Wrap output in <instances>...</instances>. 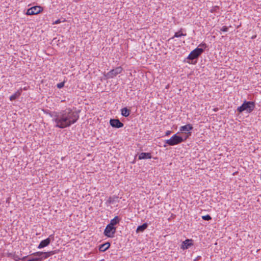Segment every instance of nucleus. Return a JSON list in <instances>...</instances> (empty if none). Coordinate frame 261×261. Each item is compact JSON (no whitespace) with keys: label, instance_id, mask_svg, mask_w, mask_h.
<instances>
[{"label":"nucleus","instance_id":"nucleus-1","mask_svg":"<svg viewBox=\"0 0 261 261\" xmlns=\"http://www.w3.org/2000/svg\"><path fill=\"white\" fill-rule=\"evenodd\" d=\"M51 116L53 122L55 123V127L59 128L68 127L76 123L79 119V113L70 108L55 112Z\"/></svg>","mask_w":261,"mask_h":261},{"label":"nucleus","instance_id":"nucleus-2","mask_svg":"<svg viewBox=\"0 0 261 261\" xmlns=\"http://www.w3.org/2000/svg\"><path fill=\"white\" fill-rule=\"evenodd\" d=\"M204 52L202 48L197 47L192 50L187 58V62L191 64H195L199 57Z\"/></svg>","mask_w":261,"mask_h":261},{"label":"nucleus","instance_id":"nucleus-3","mask_svg":"<svg viewBox=\"0 0 261 261\" xmlns=\"http://www.w3.org/2000/svg\"><path fill=\"white\" fill-rule=\"evenodd\" d=\"M254 108L255 103L253 101L245 100L243 104L238 108L237 111L240 113L244 111L249 113L254 110Z\"/></svg>","mask_w":261,"mask_h":261},{"label":"nucleus","instance_id":"nucleus-4","mask_svg":"<svg viewBox=\"0 0 261 261\" xmlns=\"http://www.w3.org/2000/svg\"><path fill=\"white\" fill-rule=\"evenodd\" d=\"M182 142H184L183 137L177 134H174L170 139L165 140V143L170 146L177 145Z\"/></svg>","mask_w":261,"mask_h":261},{"label":"nucleus","instance_id":"nucleus-5","mask_svg":"<svg viewBox=\"0 0 261 261\" xmlns=\"http://www.w3.org/2000/svg\"><path fill=\"white\" fill-rule=\"evenodd\" d=\"M116 226H112L108 224L104 230L103 234L108 238H113L116 233Z\"/></svg>","mask_w":261,"mask_h":261},{"label":"nucleus","instance_id":"nucleus-6","mask_svg":"<svg viewBox=\"0 0 261 261\" xmlns=\"http://www.w3.org/2000/svg\"><path fill=\"white\" fill-rule=\"evenodd\" d=\"M123 71V68L121 66L117 67L115 69H112L109 72H108L107 74L105 75V76L107 79L113 78L114 76H116L118 74L121 73Z\"/></svg>","mask_w":261,"mask_h":261},{"label":"nucleus","instance_id":"nucleus-7","mask_svg":"<svg viewBox=\"0 0 261 261\" xmlns=\"http://www.w3.org/2000/svg\"><path fill=\"white\" fill-rule=\"evenodd\" d=\"M43 11V8L40 6H33L27 10L25 13L27 15H36Z\"/></svg>","mask_w":261,"mask_h":261},{"label":"nucleus","instance_id":"nucleus-8","mask_svg":"<svg viewBox=\"0 0 261 261\" xmlns=\"http://www.w3.org/2000/svg\"><path fill=\"white\" fill-rule=\"evenodd\" d=\"M110 124L113 127L117 128L122 127L124 126L123 123L118 119H111Z\"/></svg>","mask_w":261,"mask_h":261},{"label":"nucleus","instance_id":"nucleus-9","mask_svg":"<svg viewBox=\"0 0 261 261\" xmlns=\"http://www.w3.org/2000/svg\"><path fill=\"white\" fill-rule=\"evenodd\" d=\"M50 238L54 239V236L51 234L48 238L41 241L38 246V248L41 249L48 246L51 242Z\"/></svg>","mask_w":261,"mask_h":261},{"label":"nucleus","instance_id":"nucleus-10","mask_svg":"<svg viewBox=\"0 0 261 261\" xmlns=\"http://www.w3.org/2000/svg\"><path fill=\"white\" fill-rule=\"evenodd\" d=\"M192 242L193 240L192 239H186L182 243L181 248L184 250L188 249L190 247L193 245Z\"/></svg>","mask_w":261,"mask_h":261},{"label":"nucleus","instance_id":"nucleus-11","mask_svg":"<svg viewBox=\"0 0 261 261\" xmlns=\"http://www.w3.org/2000/svg\"><path fill=\"white\" fill-rule=\"evenodd\" d=\"M151 157V154L150 152H141L138 155V159L140 160L150 159Z\"/></svg>","mask_w":261,"mask_h":261},{"label":"nucleus","instance_id":"nucleus-12","mask_svg":"<svg viewBox=\"0 0 261 261\" xmlns=\"http://www.w3.org/2000/svg\"><path fill=\"white\" fill-rule=\"evenodd\" d=\"M34 256H37V257L32 258V259H38V261H42V260L44 259V257H42L43 256H44V252H35L32 254Z\"/></svg>","mask_w":261,"mask_h":261},{"label":"nucleus","instance_id":"nucleus-13","mask_svg":"<svg viewBox=\"0 0 261 261\" xmlns=\"http://www.w3.org/2000/svg\"><path fill=\"white\" fill-rule=\"evenodd\" d=\"M193 128V127L191 124H188L187 125L181 126L180 127V131L184 132H191L190 130H192Z\"/></svg>","mask_w":261,"mask_h":261},{"label":"nucleus","instance_id":"nucleus-14","mask_svg":"<svg viewBox=\"0 0 261 261\" xmlns=\"http://www.w3.org/2000/svg\"><path fill=\"white\" fill-rule=\"evenodd\" d=\"M110 243L109 242H106L99 246V251L100 252H105L110 247Z\"/></svg>","mask_w":261,"mask_h":261},{"label":"nucleus","instance_id":"nucleus-15","mask_svg":"<svg viewBox=\"0 0 261 261\" xmlns=\"http://www.w3.org/2000/svg\"><path fill=\"white\" fill-rule=\"evenodd\" d=\"M130 110L127 109L126 107L123 108L121 110V115L125 117H128L130 114Z\"/></svg>","mask_w":261,"mask_h":261},{"label":"nucleus","instance_id":"nucleus-16","mask_svg":"<svg viewBox=\"0 0 261 261\" xmlns=\"http://www.w3.org/2000/svg\"><path fill=\"white\" fill-rule=\"evenodd\" d=\"M120 220L121 219L118 216H115L111 220L110 223L109 224L112 226H115V225L119 223Z\"/></svg>","mask_w":261,"mask_h":261},{"label":"nucleus","instance_id":"nucleus-17","mask_svg":"<svg viewBox=\"0 0 261 261\" xmlns=\"http://www.w3.org/2000/svg\"><path fill=\"white\" fill-rule=\"evenodd\" d=\"M147 227H148L147 223H144L142 225H139L138 226L137 230H136V232L137 233L142 232L147 228Z\"/></svg>","mask_w":261,"mask_h":261},{"label":"nucleus","instance_id":"nucleus-18","mask_svg":"<svg viewBox=\"0 0 261 261\" xmlns=\"http://www.w3.org/2000/svg\"><path fill=\"white\" fill-rule=\"evenodd\" d=\"M58 252V250H54V251H50L48 252H44V256H43L42 257L44 258L45 259L47 258L49 256L53 255L55 254H56Z\"/></svg>","mask_w":261,"mask_h":261},{"label":"nucleus","instance_id":"nucleus-19","mask_svg":"<svg viewBox=\"0 0 261 261\" xmlns=\"http://www.w3.org/2000/svg\"><path fill=\"white\" fill-rule=\"evenodd\" d=\"M21 95V91H17L10 97V100L13 101Z\"/></svg>","mask_w":261,"mask_h":261},{"label":"nucleus","instance_id":"nucleus-20","mask_svg":"<svg viewBox=\"0 0 261 261\" xmlns=\"http://www.w3.org/2000/svg\"><path fill=\"white\" fill-rule=\"evenodd\" d=\"M182 29H181L179 31L177 32H176L174 35V36L172 38H171L170 39H173L174 37H180L181 36H186V34H184L182 32Z\"/></svg>","mask_w":261,"mask_h":261},{"label":"nucleus","instance_id":"nucleus-21","mask_svg":"<svg viewBox=\"0 0 261 261\" xmlns=\"http://www.w3.org/2000/svg\"><path fill=\"white\" fill-rule=\"evenodd\" d=\"M202 219L205 221H210V220H212V217L210 215H206L202 216Z\"/></svg>","mask_w":261,"mask_h":261},{"label":"nucleus","instance_id":"nucleus-22","mask_svg":"<svg viewBox=\"0 0 261 261\" xmlns=\"http://www.w3.org/2000/svg\"><path fill=\"white\" fill-rule=\"evenodd\" d=\"M65 82L64 81V82H61L60 83H58L57 85V88L59 89H61V88H63L65 85Z\"/></svg>","mask_w":261,"mask_h":261},{"label":"nucleus","instance_id":"nucleus-23","mask_svg":"<svg viewBox=\"0 0 261 261\" xmlns=\"http://www.w3.org/2000/svg\"><path fill=\"white\" fill-rule=\"evenodd\" d=\"M186 135V136H185L184 138H183V140H184V142L187 140V139L190 136H191L192 135V133L191 132H187V133H185Z\"/></svg>","mask_w":261,"mask_h":261},{"label":"nucleus","instance_id":"nucleus-24","mask_svg":"<svg viewBox=\"0 0 261 261\" xmlns=\"http://www.w3.org/2000/svg\"><path fill=\"white\" fill-rule=\"evenodd\" d=\"M219 9V7L218 6H215L212 7V8L211 9L210 12L212 13H213L214 12H216Z\"/></svg>","mask_w":261,"mask_h":261},{"label":"nucleus","instance_id":"nucleus-25","mask_svg":"<svg viewBox=\"0 0 261 261\" xmlns=\"http://www.w3.org/2000/svg\"><path fill=\"white\" fill-rule=\"evenodd\" d=\"M114 202V199L113 198L110 197L108 199L107 202L109 204H113Z\"/></svg>","mask_w":261,"mask_h":261},{"label":"nucleus","instance_id":"nucleus-26","mask_svg":"<svg viewBox=\"0 0 261 261\" xmlns=\"http://www.w3.org/2000/svg\"><path fill=\"white\" fill-rule=\"evenodd\" d=\"M206 47H207L206 44L205 43L203 42V43H201V44H200L198 47L202 48L204 49V48H205Z\"/></svg>","mask_w":261,"mask_h":261},{"label":"nucleus","instance_id":"nucleus-27","mask_svg":"<svg viewBox=\"0 0 261 261\" xmlns=\"http://www.w3.org/2000/svg\"><path fill=\"white\" fill-rule=\"evenodd\" d=\"M228 30V28L227 27H226V26H223L221 29V31H223V32H227Z\"/></svg>","mask_w":261,"mask_h":261},{"label":"nucleus","instance_id":"nucleus-28","mask_svg":"<svg viewBox=\"0 0 261 261\" xmlns=\"http://www.w3.org/2000/svg\"><path fill=\"white\" fill-rule=\"evenodd\" d=\"M14 253H10V252H8L6 254L7 256L8 257H9V258H13L14 257Z\"/></svg>","mask_w":261,"mask_h":261},{"label":"nucleus","instance_id":"nucleus-29","mask_svg":"<svg viewBox=\"0 0 261 261\" xmlns=\"http://www.w3.org/2000/svg\"><path fill=\"white\" fill-rule=\"evenodd\" d=\"M13 259H14L15 261H19V260L20 259V258L18 257V256L15 254H14V257H13Z\"/></svg>","mask_w":261,"mask_h":261},{"label":"nucleus","instance_id":"nucleus-30","mask_svg":"<svg viewBox=\"0 0 261 261\" xmlns=\"http://www.w3.org/2000/svg\"><path fill=\"white\" fill-rule=\"evenodd\" d=\"M61 20L60 19H58L57 20H56L55 22H53V24H59L61 22Z\"/></svg>","mask_w":261,"mask_h":261},{"label":"nucleus","instance_id":"nucleus-31","mask_svg":"<svg viewBox=\"0 0 261 261\" xmlns=\"http://www.w3.org/2000/svg\"><path fill=\"white\" fill-rule=\"evenodd\" d=\"M171 133V131H170V130H167V131L166 132L165 135H166V136H168V135H169Z\"/></svg>","mask_w":261,"mask_h":261},{"label":"nucleus","instance_id":"nucleus-32","mask_svg":"<svg viewBox=\"0 0 261 261\" xmlns=\"http://www.w3.org/2000/svg\"><path fill=\"white\" fill-rule=\"evenodd\" d=\"M38 259H30L27 261H38Z\"/></svg>","mask_w":261,"mask_h":261},{"label":"nucleus","instance_id":"nucleus-33","mask_svg":"<svg viewBox=\"0 0 261 261\" xmlns=\"http://www.w3.org/2000/svg\"><path fill=\"white\" fill-rule=\"evenodd\" d=\"M26 258H27V256H24V257H23L22 258V259H25Z\"/></svg>","mask_w":261,"mask_h":261}]
</instances>
